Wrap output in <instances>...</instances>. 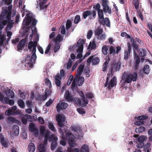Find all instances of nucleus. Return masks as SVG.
<instances>
[{"mask_svg": "<svg viewBox=\"0 0 152 152\" xmlns=\"http://www.w3.org/2000/svg\"><path fill=\"white\" fill-rule=\"evenodd\" d=\"M96 48V45L94 41H93L92 42H90L89 45H88V49L93 50L95 49Z\"/></svg>", "mask_w": 152, "mask_h": 152, "instance_id": "nucleus-30", "label": "nucleus"}, {"mask_svg": "<svg viewBox=\"0 0 152 152\" xmlns=\"http://www.w3.org/2000/svg\"><path fill=\"white\" fill-rule=\"evenodd\" d=\"M35 44L37 45V42L36 41L33 42L32 41H30L28 44V48L30 51H31L32 48L34 47Z\"/></svg>", "mask_w": 152, "mask_h": 152, "instance_id": "nucleus-23", "label": "nucleus"}, {"mask_svg": "<svg viewBox=\"0 0 152 152\" xmlns=\"http://www.w3.org/2000/svg\"><path fill=\"white\" fill-rule=\"evenodd\" d=\"M134 59L135 61L134 68L135 69H137L138 67L139 64L140 62V57L137 55L136 52L134 49Z\"/></svg>", "mask_w": 152, "mask_h": 152, "instance_id": "nucleus-11", "label": "nucleus"}, {"mask_svg": "<svg viewBox=\"0 0 152 152\" xmlns=\"http://www.w3.org/2000/svg\"><path fill=\"white\" fill-rule=\"evenodd\" d=\"M29 130L32 132L34 133V135L36 137L38 136L39 134L38 129L35 127L34 124L32 123H30L29 126Z\"/></svg>", "mask_w": 152, "mask_h": 152, "instance_id": "nucleus-12", "label": "nucleus"}, {"mask_svg": "<svg viewBox=\"0 0 152 152\" xmlns=\"http://www.w3.org/2000/svg\"><path fill=\"white\" fill-rule=\"evenodd\" d=\"M28 150L30 152H34L35 150V147L34 143H30L28 146Z\"/></svg>", "mask_w": 152, "mask_h": 152, "instance_id": "nucleus-29", "label": "nucleus"}, {"mask_svg": "<svg viewBox=\"0 0 152 152\" xmlns=\"http://www.w3.org/2000/svg\"><path fill=\"white\" fill-rule=\"evenodd\" d=\"M11 12L5 10H3L0 14V31L2 30L4 26L7 23V20L10 19Z\"/></svg>", "mask_w": 152, "mask_h": 152, "instance_id": "nucleus-1", "label": "nucleus"}, {"mask_svg": "<svg viewBox=\"0 0 152 152\" xmlns=\"http://www.w3.org/2000/svg\"><path fill=\"white\" fill-rule=\"evenodd\" d=\"M91 11L89 10H86L83 13V16L82 18L83 19H86L87 17L90 16V18H91Z\"/></svg>", "mask_w": 152, "mask_h": 152, "instance_id": "nucleus-22", "label": "nucleus"}, {"mask_svg": "<svg viewBox=\"0 0 152 152\" xmlns=\"http://www.w3.org/2000/svg\"><path fill=\"white\" fill-rule=\"evenodd\" d=\"M84 81V78L83 77H79L78 79V85L79 86H80L82 85Z\"/></svg>", "mask_w": 152, "mask_h": 152, "instance_id": "nucleus-43", "label": "nucleus"}, {"mask_svg": "<svg viewBox=\"0 0 152 152\" xmlns=\"http://www.w3.org/2000/svg\"><path fill=\"white\" fill-rule=\"evenodd\" d=\"M0 142L2 146L4 147H6L7 145V143L4 141V138L1 140Z\"/></svg>", "mask_w": 152, "mask_h": 152, "instance_id": "nucleus-63", "label": "nucleus"}, {"mask_svg": "<svg viewBox=\"0 0 152 152\" xmlns=\"http://www.w3.org/2000/svg\"><path fill=\"white\" fill-rule=\"evenodd\" d=\"M145 129V128L143 126H140L137 129H136V132L138 133H142L144 132Z\"/></svg>", "mask_w": 152, "mask_h": 152, "instance_id": "nucleus-47", "label": "nucleus"}, {"mask_svg": "<svg viewBox=\"0 0 152 152\" xmlns=\"http://www.w3.org/2000/svg\"><path fill=\"white\" fill-rule=\"evenodd\" d=\"M137 73L134 72L133 74L125 72L122 75V80L124 81L122 84L124 86L126 83H130L132 81H135L137 80Z\"/></svg>", "mask_w": 152, "mask_h": 152, "instance_id": "nucleus-2", "label": "nucleus"}, {"mask_svg": "<svg viewBox=\"0 0 152 152\" xmlns=\"http://www.w3.org/2000/svg\"><path fill=\"white\" fill-rule=\"evenodd\" d=\"M109 77H107L104 85V87H107L108 89H111L112 88L116 86V78L114 76L109 82Z\"/></svg>", "mask_w": 152, "mask_h": 152, "instance_id": "nucleus-7", "label": "nucleus"}, {"mask_svg": "<svg viewBox=\"0 0 152 152\" xmlns=\"http://www.w3.org/2000/svg\"><path fill=\"white\" fill-rule=\"evenodd\" d=\"M6 95L12 98L14 96V93L12 91L9 90L7 91Z\"/></svg>", "mask_w": 152, "mask_h": 152, "instance_id": "nucleus-40", "label": "nucleus"}, {"mask_svg": "<svg viewBox=\"0 0 152 152\" xmlns=\"http://www.w3.org/2000/svg\"><path fill=\"white\" fill-rule=\"evenodd\" d=\"M48 138L49 140L52 142L53 141H56L58 139V137L55 136L53 134H52L50 136L48 135Z\"/></svg>", "mask_w": 152, "mask_h": 152, "instance_id": "nucleus-35", "label": "nucleus"}, {"mask_svg": "<svg viewBox=\"0 0 152 152\" xmlns=\"http://www.w3.org/2000/svg\"><path fill=\"white\" fill-rule=\"evenodd\" d=\"M68 106V104L64 102H62L61 104L58 103L56 106L57 111L59 113L61 110L65 109Z\"/></svg>", "mask_w": 152, "mask_h": 152, "instance_id": "nucleus-13", "label": "nucleus"}, {"mask_svg": "<svg viewBox=\"0 0 152 152\" xmlns=\"http://www.w3.org/2000/svg\"><path fill=\"white\" fill-rule=\"evenodd\" d=\"M103 32V30L102 28H98L95 31V35L99 36L102 34Z\"/></svg>", "mask_w": 152, "mask_h": 152, "instance_id": "nucleus-42", "label": "nucleus"}, {"mask_svg": "<svg viewBox=\"0 0 152 152\" xmlns=\"http://www.w3.org/2000/svg\"><path fill=\"white\" fill-rule=\"evenodd\" d=\"M89 148L88 146L86 145H84L82 146L80 150V152H89Z\"/></svg>", "mask_w": 152, "mask_h": 152, "instance_id": "nucleus-28", "label": "nucleus"}, {"mask_svg": "<svg viewBox=\"0 0 152 152\" xmlns=\"http://www.w3.org/2000/svg\"><path fill=\"white\" fill-rule=\"evenodd\" d=\"M102 7H103V10L104 12L105 13H107L108 12L109 14H110L111 13V8L108 6L107 4Z\"/></svg>", "mask_w": 152, "mask_h": 152, "instance_id": "nucleus-27", "label": "nucleus"}, {"mask_svg": "<svg viewBox=\"0 0 152 152\" xmlns=\"http://www.w3.org/2000/svg\"><path fill=\"white\" fill-rule=\"evenodd\" d=\"M18 103L19 106L21 108H24L25 106V103L22 99H19Z\"/></svg>", "mask_w": 152, "mask_h": 152, "instance_id": "nucleus-36", "label": "nucleus"}, {"mask_svg": "<svg viewBox=\"0 0 152 152\" xmlns=\"http://www.w3.org/2000/svg\"><path fill=\"white\" fill-rule=\"evenodd\" d=\"M37 46V45H36V44H35V45L34 46V47H33L32 50H31V51H32V55L31 57V61L32 62H34V60H35L37 58V56L36 54V48Z\"/></svg>", "mask_w": 152, "mask_h": 152, "instance_id": "nucleus-20", "label": "nucleus"}, {"mask_svg": "<svg viewBox=\"0 0 152 152\" xmlns=\"http://www.w3.org/2000/svg\"><path fill=\"white\" fill-rule=\"evenodd\" d=\"M48 126L49 129L53 132H56V130L55 129L54 126L53 124L51 122L48 123Z\"/></svg>", "mask_w": 152, "mask_h": 152, "instance_id": "nucleus-38", "label": "nucleus"}, {"mask_svg": "<svg viewBox=\"0 0 152 152\" xmlns=\"http://www.w3.org/2000/svg\"><path fill=\"white\" fill-rule=\"evenodd\" d=\"M64 97L68 102H72L74 101V98L68 90L66 91L64 94Z\"/></svg>", "mask_w": 152, "mask_h": 152, "instance_id": "nucleus-15", "label": "nucleus"}, {"mask_svg": "<svg viewBox=\"0 0 152 152\" xmlns=\"http://www.w3.org/2000/svg\"><path fill=\"white\" fill-rule=\"evenodd\" d=\"M39 152H45L46 150L45 147L43 144H41L38 147Z\"/></svg>", "mask_w": 152, "mask_h": 152, "instance_id": "nucleus-37", "label": "nucleus"}, {"mask_svg": "<svg viewBox=\"0 0 152 152\" xmlns=\"http://www.w3.org/2000/svg\"><path fill=\"white\" fill-rule=\"evenodd\" d=\"M81 20L80 16L79 15H76L74 18V23L75 24H77Z\"/></svg>", "mask_w": 152, "mask_h": 152, "instance_id": "nucleus-41", "label": "nucleus"}, {"mask_svg": "<svg viewBox=\"0 0 152 152\" xmlns=\"http://www.w3.org/2000/svg\"><path fill=\"white\" fill-rule=\"evenodd\" d=\"M14 112L11 109H9L7 110L5 113V114L7 115H13Z\"/></svg>", "mask_w": 152, "mask_h": 152, "instance_id": "nucleus-51", "label": "nucleus"}, {"mask_svg": "<svg viewBox=\"0 0 152 152\" xmlns=\"http://www.w3.org/2000/svg\"><path fill=\"white\" fill-rule=\"evenodd\" d=\"M12 131L15 136H18L19 133V129L18 126L17 125H14L12 128Z\"/></svg>", "mask_w": 152, "mask_h": 152, "instance_id": "nucleus-24", "label": "nucleus"}, {"mask_svg": "<svg viewBox=\"0 0 152 152\" xmlns=\"http://www.w3.org/2000/svg\"><path fill=\"white\" fill-rule=\"evenodd\" d=\"M149 66L148 64L145 65L144 66L143 70L144 73L148 75L149 73Z\"/></svg>", "mask_w": 152, "mask_h": 152, "instance_id": "nucleus-33", "label": "nucleus"}, {"mask_svg": "<svg viewBox=\"0 0 152 152\" xmlns=\"http://www.w3.org/2000/svg\"><path fill=\"white\" fill-rule=\"evenodd\" d=\"M84 65L81 64L78 67L77 70V72L76 73V77H79L82 72L84 68Z\"/></svg>", "mask_w": 152, "mask_h": 152, "instance_id": "nucleus-18", "label": "nucleus"}, {"mask_svg": "<svg viewBox=\"0 0 152 152\" xmlns=\"http://www.w3.org/2000/svg\"><path fill=\"white\" fill-rule=\"evenodd\" d=\"M108 64L107 62H105L103 64L102 66V70L103 72L107 70V68L108 66Z\"/></svg>", "mask_w": 152, "mask_h": 152, "instance_id": "nucleus-58", "label": "nucleus"}, {"mask_svg": "<svg viewBox=\"0 0 152 152\" xmlns=\"http://www.w3.org/2000/svg\"><path fill=\"white\" fill-rule=\"evenodd\" d=\"M48 0H43L42 1H39V3L40 10H43L44 9L45 4L46 3Z\"/></svg>", "mask_w": 152, "mask_h": 152, "instance_id": "nucleus-31", "label": "nucleus"}, {"mask_svg": "<svg viewBox=\"0 0 152 152\" xmlns=\"http://www.w3.org/2000/svg\"><path fill=\"white\" fill-rule=\"evenodd\" d=\"M45 83L46 85L49 86V88L52 87L51 82L48 78H46L45 79Z\"/></svg>", "mask_w": 152, "mask_h": 152, "instance_id": "nucleus-53", "label": "nucleus"}, {"mask_svg": "<svg viewBox=\"0 0 152 152\" xmlns=\"http://www.w3.org/2000/svg\"><path fill=\"white\" fill-rule=\"evenodd\" d=\"M63 40V38L60 34H58L56 37L53 39L52 41L50 42L46 48V50L45 51V54H48L49 52L50 49L53 43H59L60 42Z\"/></svg>", "mask_w": 152, "mask_h": 152, "instance_id": "nucleus-6", "label": "nucleus"}, {"mask_svg": "<svg viewBox=\"0 0 152 152\" xmlns=\"http://www.w3.org/2000/svg\"><path fill=\"white\" fill-rule=\"evenodd\" d=\"M98 14L99 18V23L100 25L104 26L106 25L108 27H110V22L108 18H104V14L102 10H98Z\"/></svg>", "mask_w": 152, "mask_h": 152, "instance_id": "nucleus-5", "label": "nucleus"}, {"mask_svg": "<svg viewBox=\"0 0 152 152\" xmlns=\"http://www.w3.org/2000/svg\"><path fill=\"white\" fill-rule=\"evenodd\" d=\"M128 50H125L124 52V59L127 60L129 56H130V53L132 51V48L130 43L128 42L127 43Z\"/></svg>", "mask_w": 152, "mask_h": 152, "instance_id": "nucleus-14", "label": "nucleus"}, {"mask_svg": "<svg viewBox=\"0 0 152 152\" xmlns=\"http://www.w3.org/2000/svg\"><path fill=\"white\" fill-rule=\"evenodd\" d=\"M72 130L77 133L78 136H79L81 135L82 132V130L80 127L78 126H74L72 129Z\"/></svg>", "mask_w": 152, "mask_h": 152, "instance_id": "nucleus-26", "label": "nucleus"}, {"mask_svg": "<svg viewBox=\"0 0 152 152\" xmlns=\"http://www.w3.org/2000/svg\"><path fill=\"white\" fill-rule=\"evenodd\" d=\"M65 137V139L68 141L69 145L70 147H75L74 137L72 134L70 132H67L66 134Z\"/></svg>", "mask_w": 152, "mask_h": 152, "instance_id": "nucleus-8", "label": "nucleus"}, {"mask_svg": "<svg viewBox=\"0 0 152 152\" xmlns=\"http://www.w3.org/2000/svg\"><path fill=\"white\" fill-rule=\"evenodd\" d=\"M93 8L95 10H97L98 11L101 9L100 8V5L99 3H97L96 5H94L93 7Z\"/></svg>", "mask_w": 152, "mask_h": 152, "instance_id": "nucleus-61", "label": "nucleus"}, {"mask_svg": "<svg viewBox=\"0 0 152 152\" xmlns=\"http://www.w3.org/2000/svg\"><path fill=\"white\" fill-rule=\"evenodd\" d=\"M57 146V143L56 141H53L52 142L51 145V149L52 150H54L56 148Z\"/></svg>", "mask_w": 152, "mask_h": 152, "instance_id": "nucleus-45", "label": "nucleus"}, {"mask_svg": "<svg viewBox=\"0 0 152 152\" xmlns=\"http://www.w3.org/2000/svg\"><path fill=\"white\" fill-rule=\"evenodd\" d=\"M85 96L86 99H92L94 97L93 94L91 93H88L85 94Z\"/></svg>", "mask_w": 152, "mask_h": 152, "instance_id": "nucleus-60", "label": "nucleus"}, {"mask_svg": "<svg viewBox=\"0 0 152 152\" xmlns=\"http://www.w3.org/2000/svg\"><path fill=\"white\" fill-rule=\"evenodd\" d=\"M7 30H10L13 26L14 23L13 22V20H11V18L10 20H7Z\"/></svg>", "mask_w": 152, "mask_h": 152, "instance_id": "nucleus-25", "label": "nucleus"}, {"mask_svg": "<svg viewBox=\"0 0 152 152\" xmlns=\"http://www.w3.org/2000/svg\"><path fill=\"white\" fill-rule=\"evenodd\" d=\"M108 49V46L106 45H104L103 46L102 48V51L104 55H106L107 54Z\"/></svg>", "mask_w": 152, "mask_h": 152, "instance_id": "nucleus-34", "label": "nucleus"}, {"mask_svg": "<svg viewBox=\"0 0 152 152\" xmlns=\"http://www.w3.org/2000/svg\"><path fill=\"white\" fill-rule=\"evenodd\" d=\"M49 140L48 138V134L46 133L45 135V140L44 141V143L45 144H47L48 142V140Z\"/></svg>", "mask_w": 152, "mask_h": 152, "instance_id": "nucleus-64", "label": "nucleus"}, {"mask_svg": "<svg viewBox=\"0 0 152 152\" xmlns=\"http://www.w3.org/2000/svg\"><path fill=\"white\" fill-rule=\"evenodd\" d=\"M8 120L10 122L12 123H16L18 121L15 118L11 116H9L7 118Z\"/></svg>", "mask_w": 152, "mask_h": 152, "instance_id": "nucleus-48", "label": "nucleus"}, {"mask_svg": "<svg viewBox=\"0 0 152 152\" xmlns=\"http://www.w3.org/2000/svg\"><path fill=\"white\" fill-rule=\"evenodd\" d=\"M148 133L149 135L148 137L149 140L152 142V128L148 130Z\"/></svg>", "mask_w": 152, "mask_h": 152, "instance_id": "nucleus-52", "label": "nucleus"}, {"mask_svg": "<svg viewBox=\"0 0 152 152\" xmlns=\"http://www.w3.org/2000/svg\"><path fill=\"white\" fill-rule=\"evenodd\" d=\"M26 42L25 39H22L19 42L17 45V50L18 51L22 50L23 48H24Z\"/></svg>", "mask_w": 152, "mask_h": 152, "instance_id": "nucleus-17", "label": "nucleus"}, {"mask_svg": "<svg viewBox=\"0 0 152 152\" xmlns=\"http://www.w3.org/2000/svg\"><path fill=\"white\" fill-rule=\"evenodd\" d=\"M72 23L71 21L69 20H68L67 21L66 24V29L68 30L71 27Z\"/></svg>", "mask_w": 152, "mask_h": 152, "instance_id": "nucleus-46", "label": "nucleus"}, {"mask_svg": "<svg viewBox=\"0 0 152 152\" xmlns=\"http://www.w3.org/2000/svg\"><path fill=\"white\" fill-rule=\"evenodd\" d=\"M3 1L4 2L5 4L7 5H10L9 7V8L11 7V8L12 7V5H10L11 4L12 0H3Z\"/></svg>", "mask_w": 152, "mask_h": 152, "instance_id": "nucleus-56", "label": "nucleus"}, {"mask_svg": "<svg viewBox=\"0 0 152 152\" xmlns=\"http://www.w3.org/2000/svg\"><path fill=\"white\" fill-rule=\"evenodd\" d=\"M134 4L135 9L136 10H138L139 5V1L136 0H134Z\"/></svg>", "mask_w": 152, "mask_h": 152, "instance_id": "nucleus-59", "label": "nucleus"}, {"mask_svg": "<svg viewBox=\"0 0 152 152\" xmlns=\"http://www.w3.org/2000/svg\"><path fill=\"white\" fill-rule=\"evenodd\" d=\"M110 54H113L114 55L115 53V49L113 46H110L109 50Z\"/></svg>", "mask_w": 152, "mask_h": 152, "instance_id": "nucleus-57", "label": "nucleus"}, {"mask_svg": "<svg viewBox=\"0 0 152 152\" xmlns=\"http://www.w3.org/2000/svg\"><path fill=\"white\" fill-rule=\"evenodd\" d=\"M54 100L50 99L49 100L45 103V105L48 107H49L53 103Z\"/></svg>", "mask_w": 152, "mask_h": 152, "instance_id": "nucleus-62", "label": "nucleus"}, {"mask_svg": "<svg viewBox=\"0 0 152 152\" xmlns=\"http://www.w3.org/2000/svg\"><path fill=\"white\" fill-rule=\"evenodd\" d=\"M78 79L79 77L76 76L75 77L72 84V88H74L76 86Z\"/></svg>", "mask_w": 152, "mask_h": 152, "instance_id": "nucleus-44", "label": "nucleus"}, {"mask_svg": "<svg viewBox=\"0 0 152 152\" xmlns=\"http://www.w3.org/2000/svg\"><path fill=\"white\" fill-rule=\"evenodd\" d=\"M147 137L145 135H141L137 139V141L139 142H143L144 141L147 140Z\"/></svg>", "mask_w": 152, "mask_h": 152, "instance_id": "nucleus-32", "label": "nucleus"}, {"mask_svg": "<svg viewBox=\"0 0 152 152\" xmlns=\"http://www.w3.org/2000/svg\"><path fill=\"white\" fill-rule=\"evenodd\" d=\"M79 94L80 97L81 99L82 100L83 103H81V100L79 98L77 97L74 98V101H73L72 102H74L75 104L78 106H86L87 104H88L89 102L88 100L86 99L85 96L83 91H80L79 93Z\"/></svg>", "mask_w": 152, "mask_h": 152, "instance_id": "nucleus-3", "label": "nucleus"}, {"mask_svg": "<svg viewBox=\"0 0 152 152\" xmlns=\"http://www.w3.org/2000/svg\"><path fill=\"white\" fill-rule=\"evenodd\" d=\"M120 66L121 65L118 63H115L112 65L109 70L108 74H109V75L111 76H113L114 72L117 71L119 70Z\"/></svg>", "mask_w": 152, "mask_h": 152, "instance_id": "nucleus-9", "label": "nucleus"}, {"mask_svg": "<svg viewBox=\"0 0 152 152\" xmlns=\"http://www.w3.org/2000/svg\"><path fill=\"white\" fill-rule=\"evenodd\" d=\"M56 45L55 46L54 51L55 53H56L58 51L60 48V45L59 43H54Z\"/></svg>", "mask_w": 152, "mask_h": 152, "instance_id": "nucleus-54", "label": "nucleus"}, {"mask_svg": "<svg viewBox=\"0 0 152 152\" xmlns=\"http://www.w3.org/2000/svg\"><path fill=\"white\" fill-rule=\"evenodd\" d=\"M99 61V59L98 57H96L94 56H90L87 60L88 63H90L92 62L93 64L96 65L98 64Z\"/></svg>", "mask_w": 152, "mask_h": 152, "instance_id": "nucleus-10", "label": "nucleus"}, {"mask_svg": "<svg viewBox=\"0 0 152 152\" xmlns=\"http://www.w3.org/2000/svg\"><path fill=\"white\" fill-rule=\"evenodd\" d=\"M148 117L147 116L142 115L138 116L137 117V119L138 120H143L148 119Z\"/></svg>", "mask_w": 152, "mask_h": 152, "instance_id": "nucleus-50", "label": "nucleus"}, {"mask_svg": "<svg viewBox=\"0 0 152 152\" xmlns=\"http://www.w3.org/2000/svg\"><path fill=\"white\" fill-rule=\"evenodd\" d=\"M61 77L59 75H56L55 77V82L57 86L60 87L61 85Z\"/></svg>", "mask_w": 152, "mask_h": 152, "instance_id": "nucleus-19", "label": "nucleus"}, {"mask_svg": "<svg viewBox=\"0 0 152 152\" xmlns=\"http://www.w3.org/2000/svg\"><path fill=\"white\" fill-rule=\"evenodd\" d=\"M56 120L57 121H64V120L63 116L59 114L56 117Z\"/></svg>", "mask_w": 152, "mask_h": 152, "instance_id": "nucleus-49", "label": "nucleus"}, {"mask_svg": "<svg viewBox=\"0 0 152 152\" xmlns=\"http://www.w3.org/2000/svg\"><path fill=\"white\" fill-rule=\"evenodd\" d=\"M139 55L141 57H144L146 55L145 50L143 49L140 50L139 53Z\"/></svg>", "mask_w": 152, "mask_h": 152, "instance_id": "nucleus-55", "label": "nucleus"}, {"mask_svg": "<svg viewBox=\"0 0 152 152\" xmlns=\"http://www.w3.org/2000/svg\"><path fill=\"white\" fill-rule=\"evenodd\" d=\"M32 14L29 12L27 13V17H25L23 20L22 24L26 26H28L32 22V24L29 28H32L36 25L37 22V20H36L34 17L32 16Z\"/></svg>", "mask_w": 152, "mask_h": 152, "instance_id": "nucleus-4", "label": "nucleus"}, {"mask_svg": "<svg viewBox=\"0 0 152 152\" xmlns=\"http://www.w3.org/2000/svg\"><path fill=\"white\" fill-rule=\"evenodd\" d=\"M30 55H27L26 59V62L28 65L27 66L28 68H29V69L33 67L34 64H35V60H34V61L33 62L31 61V57L30 58Z\"/></svg>", "mask_w": 152, "mask_h": 152, "instance_id": "nucleus-16", "label": "nucleus"}, {"mask_svg": "<svg viewBox=\"0 0 152 152\" xmlns=\"http://www.w3.org/2000/svg\"><path fill=\"white\" fill-rule=\"evenodd\" d=\"M51 92V91H49V90H45V91L44 95H41L42 100L43 101L45 100L47 97L50 95Z\"/></svg>", "mask_w": 152, "mask_h": 152, "instance_id": "nucleus-21", "label": "nucleus"}, {"mask_svg": "<svg viewBox=\"0 0 152 152\" xmlns=\"http://www.w3.org/2000/svg\"><path fill=\"white\" fill-rule=\"evenodd\" d=\"M85 41L84 39H79L78 41L77 42V47H81L82 46L83 47V44L84 43Z\"/></svg>", "mask_w": 152, "mask_h": 152, "instance_id": "nucleus-39", "label": "nucleus"}]
</instances>
